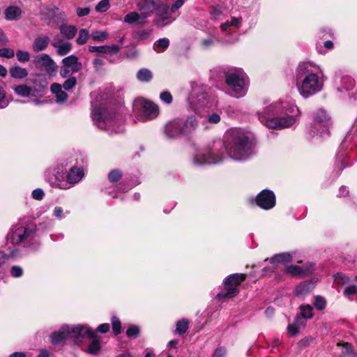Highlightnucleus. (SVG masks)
<instances>
[{
	"label": "nucleus",
	"mask_w": 357,
	"mask_h": 357,
	"mask_svg": "<svg viewBox=\"0 0 357 357\" xmlns=\"http://www.w3.org/2000/svg\"><path fill=\"white\" fill-rule=\"evenodd\" d=\"M73 73H74V72L71 71L70 69H69L64 65L61 67L60 70V75L63 77H67Z\"/></svg>",
	"instance_id": "62"
},
{
	"label": "nucleus",
	"mask_w": 357,
	"mask_h": 357,
	"mask_svg": "<svg viewBox=\"0 0 357 357\" xmlns=\"http://www.w3.org/2000/svg\"><path fill=\"white\" fill-rule=\"evenodd\" d=\"M76 83L77 79L75 77H70L64 82L63 87L66 90H70L75 86Z\"/></svg>",
	"instance_id": "52"
},
{
	"label": "nucleus",
	"mask_w": 357,
	"mask_h": 357,
	"mask_svg": "<svg viewBox=\"0 0 357 357\" xmlns=\"http://www.w3.org/2000/svg\"><path fill=\"white\" fill-rule=\"evenodd\" d=\"M53 215L54 217L62 219L63 218V210L61 206H56L53 210Z\"/></svg>",
	"instance_id": "59"
},
{
	"label": "nucleus",
	"mask_w": 357,
	"mask_h": 357,
	"mask_svg": "<svg viewBox=\"0 0 357 357\" xmlns=\"http://www.w3.org/2000/svg\"><path fill=\"white\" fill-rule=\"evenodd\" d=\"M245 280V274L235 273L229 275L224 281L225 291L219 293L216 298L220 301H225L236 296L238 294V286Z\"/></svg>",
	"instance_id": "10"
},
{
	"label": "nucleus",
	"mask_w": 357,
	"mask_h": 357,
	"mask_svg": "<svg viewBox=\"0 0 357 357\" xmlns=\"http://www.w3.org/2000/svg\"><path fill=\"white\" fill-rule=\"evenodd\" d=\"M334 82L337 89L340 92L349 91L354 88V80L349 75H342L340 73H336Z\"/></svg>",
	"instance_id": "16"
},
{
	"label": "nucleus",
	"mask_w": 357,
	"mask_h": 357,
	"mask_svg": "<svg viewBox=\"0 0 357 357\" xmlns=\"http://www.w3.org/2000/svg\"><path fill=\"white\" fill-rule=\"evenodd\" d=\"M220 114L221 112H213L208 114L206 118L207 122L213 124L219 123L221 119Z\"/></svg>",
	"instance_id": "50"
},
{
	"label": "nucleus",
	"mask_w": 357,
	"mask_h": 357,
	"mask_svg": "<svg viewBox=\"0 0 357 357\" xmlns=\"http://www.w3.org/2000/svg\"><path fill=\"white\" fill-rule=\"evenodd\" d=\"M182 135H187L194 132L198 126L197 118L192 115L185 119H179Z\"/></svg>",
	"instance_id": "19"
},
{
	"label": "nucleus",
	"mask_w": 357,
	"mask_h": 357,
	"mask_svg": "<svg viewBox=\"0 0 357 357\" xmlns=\"http://www.w3.org/2000/svg\"><path fill=\"white\" fill-rule=\"evenodd\" d=\"M10 275L14 278H20L23 275V269L20 266H13L10 268Z\"/></svg>",
	"instance_id": "54"
},
{
	"label": "nucleus",
	"mask_w": 357,
	"mask_h": 357,
	"mask_svg": "<svg viewBox=\"0 0 357 357\" xmlns=\"http://www.w3.org/2000/svg\"><path fill=\"white\" fill-rule=\"evenodd\" d=\"M119 50L120 47L118 45L89 47V51L91 53L116 54Z\"/></svg>",
	"instance_id": "21"
},
{
	"label": "nucleus",
	"mask_w": 357,
	"mask_h": 357,
	"mask_svg": "<svg viewBox=\"0 0 357 357\" xmlns=\"http://www.w3.org/2000/svg\"><path fill=\"white\" fill-rule=\"evenodd\" d=\"M313 305L317 310H323L326 307V300L321 296H316L313 299Z\"/></svg>",
	"instance_id": "41"
},
{
	"label": "nucleus",
	"mask_w": 357,
	"mask_h": 357,
	"mask_svg": "<svg viewBox=\"0 0 357 357\" xmlns=\"http://www.w3.org/2000/svg\"><path fill=\"white\" fill-rule=\"evenodd\" d=\"M356 294L357 287L356 285L348 286L344 290V295L349 299H353V296Z\"/></svg>",
	"instance_id": "49"
},
{
	"label": "nucleus",
	"mask_w": 357,
	"mask_h": 357,
	"mask_svg": "<svg viewBox=\"0 0 357 357\" xmlns=\"http://www.w3.org/2000/svg\"><path fill=\"white\" fill-rule=\"evenodd\" d=\"M301 310V318L303 319H311L313 317V308L310 305H303L300 306Z\"/></svg>",
	"instance_id": "38"
},
{
	"label": "nucleus",
	"mask_w": 357,
	"mask_h": 357,
	"mask_svg": "<svg viewBox=\"0 0 357 357\" xmlns=\"http://www.w3.org/2000/svg\"><path fill=\"white\" fill-rule=\"evenodd\" d=\"M151 33V30H141L137 32V36L141 40L147 39Z\"/></svg>",
	"instance_id": "60"
},
{
	"label": "nucleus",
	"mask_w": 357,
	"mask_h": 357,
	"mask_svg": "<svg viewBox=\"0 0 357 357\" xmlns=\"http://www.w3.org/2000/svg\"><path fill=\"white\" fill-rule=\"evenodd\" d=\"M188 326L189 321L185 319H183L177 321L176 326V333H178L179 335H183L188 331Z\"/></svg>",
	"instance_id": "40"
},
{
	"label": "nucleus",
	"mask_w": 357,
	"mask_h": 357,
	"mask_svg": "<svg viewBox=\"0 0 357 357\" xmlns=\"http://www.w3.org/2000/svg\"><path fill=\"white\" fill-rule=\"evenodd\" d=\"M184 0H177L170 8L171 12L175 13L183 4Z\"/></svg>",
	"instance_id": "61"
},
{
	"label": "nucleus",
	"mask_w": 357,
	"mask_h": 357,
	"mask_svg": "<svg viewBox=\"0 0 357 357\" xmlns=\"http://www.w3.org/2000/svg\"><path fill=\"white\" fill-rule=\"evenodd\" d=\"M90 13L89 8H77V14L79 17L86 16Z\"/></svg>",
	"instance_id": "63"
},
{
	"label": "nucleus",
	"mask_w": 357,
	"mask_h": 357,
	"mask_svg": "<svg viewBox=\"0 0 357 357\" xmlns=\"http://www.w3.org/2000/svg\"><path fill=\"white\" fill-rule=\"evenodd\" d=\"M91 331L93 332V335L85 333L84 331H82V333L84 334V337L87 336L89 338L92 340V342L89 344L87 349V352L89 354L95 355L97 354L100 350V338L96 335V333L93 330Z\"/></svg>",
	"instance_id": "24"
},
{
	"label": "nucleus",
	"mask_w": 357,
	"mask_h": 357,
	"mask_svg": "<svg viewBox=\"0 0 357 357\" xmlns=\"http://www.w3.org/2000/svg\"><path fill=\"white\" fill-rule=\"evenodd\" d=\"M139 328L135 325L130 326L126 331V335L129 337H136L139 335Z\"/></svg>",
	"instance_id": "51"
},
{
	"label": "nucleus",
	"mask_w": 357,
	"mask_h": 357,
	"mask_svg": "<svg viewBox=\"0 0 357 357\" xmlns=\"http://www.w3.org/2000/svg\"><path fill=\"white\" fill-rule=\"evenodd\" d=\"M159 114L158 107L151 101L144 100L140 114V119L143 121L155 119Z\"/></svg>",
	"instance_id": "15"
},
{
	"label": "nucleus",
	"mask_w": 357,
	"mask_h": 357,
	"mask_svg": "<svg viewBox=\"0 0 357 357\" xmlns=\"http://www.w3.org/2000/svg\"><path fill=\"white\" fill-rule=\"evenodd\" d=\"M51 91L56 96V102L58 103L64 102L68 96V94L62 90V86L58 83H53L50 87Z\"/></svg>",
	"instance_id": "26"
},
{
	"label": "nucleus",
	"mask_w": 357,
	"mask_h": 357,
	"mask_svg": "<svg viewBox=\"0 0 357 357\" xmlns=\"http://www.w3.org/2000/svg\"><path fill=\"white\" fill-rule=\"evenodd\" d=\"M4 13H5V17L7 20H10V21L16 20L19 19V17H20V15L22 14V10L17 6H11L8 7L5 10Z\"/></svg>",
	"instance_id": "31"
},
{
	"label": "nucleus",
	"mask_w": 357,
	"mask_h": 357,
	"mask_svg": "<svg viewBox=\"0 0 357 357\" xmlns=\"http://www.w3.org/2000/svg\"><path fill=\"white\" fill-rule=\"evenodd\" d=\"M92 108L91 116L98 128L111 133L123 131V120L119 113L105 104L97 106L95 102H92Z\"/></svg>",
	"instance_id": "4"
},
{
	"label": "nucleus",
	"mask_w": 357,
	"mask_h": 357,
	"mask_svg": "<svg viewBox=\"0 0 357 357\" xmlns=\"http://www.w3.org/2000/svg\"><path fill=\"white\" fill-rule=\"evenodd\" d=\"M160 98L165 103L169 104L172 102V96L169 92L164 91L161 93Z\"/></svg>",
	"instance_id": "56"
},
{
	"label": "nucleus",
	"mask_w": 357,
	"mask_h": 357,
	"mask_svg": "<svg viewBox=\"0 0 357 357\" xmlns=\"http://www.w3.org/2000/svg\"><path fill=\"white\" fill-rule=\"evenodd\" d=\"M188 103L189 107L196 113H200L202 109L208 107L210 104L208 88L206 86H192Z\"/></svg>",
	"instance_id": "9"
},
{
	"label": "nucleus",
	"mask_w": 357,
	"mask_h": 357,
	"mask_svg": "<svg viewBox=\"0 0 357 357\" xmlns=\"http://www.w3.org/2000/svg\"><path fill=\"white\" fill-rule=\"evenodd\" d=\"M13 89L17 95L24 98L29 97L33 94L32 88L26 84H20L13 87Z\"/></svg>",
	"instance_id": "34"
},
{
	"label": "nucleus",
	"mask_w": 357,
	"mask_h": 357,
	"mask_svg": "<svg viewBox=\"0 0 357 357\" xmlns=\"http://www.w3.org/2000/svg\"><path fill=\"white\" fill-rule=\"evenodd\" d=\"M83 176L84 171L82 168H75L73 165L68 167L67 164L65 165L62 164L61 168L58 167L55 172V177L59 181H63L66 177L67 183L57 184L60 189L63 190L69 189L70 188L69 184L75 185L79 182Z\"/></svg>",
	"instance_id": "8"
},
{
	"label": "nucleus",
	"mask_w": 357,
	"mask_h": 357,
	"mask_svg": "<svg viewBox=\"0 0 357 357\" xmlns=\"http://www.w3.org/2000/svg\"><path fill=\"white\" fill-rule=\"evenodd\" d=\"M324 76L319 66L310 61L301 62L295 72V82L299 94L304 98L321 91Z\"/></svg>",
	"instance_id": "3"
},
{
	"label": "nucleus",
	"mask_w": 357,
	"mask_h": 357,
	"mask_svg": "<svg viewBox=\"0 0 357 357\" xmlns=\"http://www.w3.org/2000/svg\"><path fill=\"white\" fill-rule=\"evenodd\" d=\"M62 63L74 73L79 71L82 68V65L79 62L78 58L73 54L65 57L62 60Z\"/></svg>",
	"instance_id": "22"
},
{
	"label": "nucleus",
	"mask_w": 357,
	"mask_h": 357,
	"mask_svg": "<svg viewBox=\"0 0 357 357\" xmlns=\"http://www.w3.org/2000/svg\"><path fill=\"white\" fill-rule=\"evenodd\" d=\"M112 330L116 335L121 333V323L118 317L113 316L112 317Z\"/></svg>",
	"instance_id": "46"
},
{
	"label": "nucleus",
	"mask_w": 357,
	"mask_h": 357,
	"mask_svg": "<svg viewBox=\"0 0 357 357\" xmlns=\"http://www.w3.org/2000/svg\"><path fill=\"white\" fill-rule=\"evenodd\" d=\"M110 7L109 0H101L96 6L95 9L98 13L106 12Z\"/></svg>",
	"instance_id": "47"
},
{
	"label": "nucleus",
	"mask_w": 357,
	"mask_h": 357,
	"mask_svg": "<svg viewBox=\"0 0 357 357\" xmlns=\"http://www.w3.org/2000/svg\"><path fill=\"white\" fill-rule=\"evenodd\" d=\"M88 333L90 335H93V332L86 326H63L58 331L52 333L51 336V342L53 344L56 345L63 343L66 340L75 339V342L79 341L84 338V334Z\"/></svg>",
	"instance_id": "6"
},
{
	"label": "nucleus",
	"mask_w": 357,
	"mask_h": 357,
	"mask_svg": "<svg viewBox=\"0 0 357 357\" xmlns=\"http://www.w3.org/2000/svg\"><path fill=\"white\" fill-rule=\"evenodd\" d=\"M158 4V0H139L137 3V8L146 18L156 10Z\"/></svg>",
	"instance_id": "18"
},
{
	"label": "nucleus",
	"mask_w": 357,
	"mask_h": 357,
	"mask_svg": "<svg viewBox=\"0 0 357 357\" xmlns=\"http://www.w3.org/2000/svg\"><path fill=\"white\" fill-rule=\"evenodd\" d=\"M256 204L264 210H269L275 206L276 199L272 190L265 189L261 191L255 199Z\"/></svg>",
	"instance_id": "13"
},
{
	"label": "nucleus",
	"mask_w": 357,
	"mask_h": 357,
	"mask_svg": "<svg viewBox=\"0 0 357 357\" xmlns=\"http://www.w3.org/2000/svg\"><path fill=\"white\" fill-rule=\"evenodd\" d=\"M123 21L129 24H137L143 25L146 23V17L141 13H138L133 11L126 15Z\"/></svg>",
	"instance_id": "23"
},
{
	"label": "nucleus",
	"mask_w": 357,
	"mask_h": 357,
	"mask_svg": "<svg viewBox=\"0 0 357 357\" xmlns=\"http://www.w3.org/2000/svg\"><path fill=\"white\" fill-rule=\"evenodd\" d=\"M9 99L6 95L5 88L0 85V109H4L8 107Z\"/></svg>",
	"instance_id": "42"
},
{
	"label": "nucleus",
	"mask_w": 357,
	"mask_h": 357,
	"mask_svg": "<svg viewBox=\"0 0 357 357\" xmlns=\"http://www.w3.org/2000/svg\"><path fill=\"white\" fill-rule=\"evenodd\" d=\"M218 42V38L215 36H209L200 40V46L204 50H208L213 47Z\"/></svg>",
	"instance_id": "36"
},
{
	"label": "nucleus",
	"mask_w": 357,
	"mask_h": 357,
	"mask_svg": "<svg viewBox=\"0 0 357 357\" xmlns=\"http://www.w3.org/2000/svg\"><path fill=\"white\" fill-rule=\"evenodd\" d=\"M91 38L93 40L98 42H103L108 36V33L106 31H93L91 34Z\"/></svg>",
	"instance_id": "45"
},
{
	"label": "nucleus",
	"mask_w": 357,
	"mask_h": 357,
	"mask_svg": "<svg viewBox=\"0 0 357 357\" xmlns=\"http://www.w3.org/2000/svg\"><path fill=\"white\" fill-rule=\"evenodd\" d=\"M137 77L141 82H149L153 77V74L149 69L142 68L138 71Z\"/></svg>",
	"instance_id": "39"
},
{
	"label": "nucleus",
	"mask_w": 357,
	"mask_h": 357,
	"mask_svg": "<svg viewBox=\"0 0 357 357\" xmlns=\"http://www.w3.org/2000/svg\"><path fill=\"white\" fill-rule=\"evenodd\" d=\"M123 174L119 169H113L108 174V179L111 183H116L122 178Z\"/></svg>",
	"instance_id": "44"
},
{
	"label": "nucleus",
	"mask_w": 357,
	"mask_h": 357,
	"mask_svg": "<svg viewBox=\"0 0 357 357\" xmlns=\"http://www.w3.org/2000/svg\"><path fill=\"white\" fill-rule=\"evenodd\" d=\"M292 257V254L290 252H282L275 255L266 260H269L271 264H284L291 261Z\"/></svg>",
	"instance_id": "30"
},
{
	"label": "nucleus",
	"mask_w": 357,
	"mask_h": 357,
	"mask_svg": "<svg viewBox=\"0 0 357 357\" xmlns=\"http://www.w3.org/2000/svg\"><path fill=\"white\" fill-rule=\"evenodd\" d=\"M314 270V266L309 264L303 266L291 265L285 268V272L292 276L307 275L311 273Z\"/></svg>",
	"instance_id": "20"
},
{
	"label": "nucleus",
	"mask_w": 357,
	"mask_h": 357,
	"mask_svg": "<svg viewBox=\"0 0 357 357\" xmlns=\"http://www.w3.org/2000/svg\"><path fill=\"white\" fill-rule=\"evenodd\" d=\"M15 56V52L10 48L0 49V56L7 59H11Z\"/></svg>",
	"instance_id": "53"
},
{
	"label": "nucleus",
	"mask_w": 357,
	"mask_h": 357,
	"mask_svg": "<svg viewBox=\"0 0 357 357\" xmlns=\"http://www.w3.org/2000/svg\"><path fill=\"white\" fill-rule=\"evenodd\" d=\"M59 29L61 33L68 40L73 39L77 31L76 26L73 25L62 24Z\"/></svg>",
	"instance_id": "33"
},
{
	"label": "nucleus",
	"mask_w": 357,
	"mask_h": 357,
	"mask_svg": "<svg viewBox=\"0 0 357 357\" xmlns=\"http://www.w3.org/2000/svg\"><path fill=\"white\" fill-rule=\"evenodd\" d=\"M89 38V31L86 29H82L79 31V35L76 40V42L78 45H82L86 43Z\"/></svg>",
	"instance_id": "43"
},
{
	"label": "nucleus",
	"mask_w": 357,
	"mask_h": 357,
	"mask_svg": "<svg viewBox=\"0 0 357 357\" xmlns=\"http://www.w3.org/2000/svg\"><path fill=\"white\" fill-rule=\"evenodd\" d=\"M54 47L57 48L56 52L60 56L67 54L72 49V45L69 42H63L62 40L52 43Z\"/></svg>",
	"instance_id": "28"
},
{
	"label": "nucleus",
	"mask_w": 357,
	"mask_h": 357,
	"mask_svg": "<svg viewBox=\"0 0 357 357\" xmlns=\"http://www.w3.org/2000/svg\"><path fill=\"white\" fill-rule=\"evenodd\" d=\"M9 73L13 78L22 79L27 77L28 70L19 66H13L9 69Z\"/></svg>",
	"instance_id": "32"
},
{
	"label": "nucleus",
	"mask_w": 357,
	"mask_h": 357,
	"mask_svg": "<svg viewBox=\"0 0 357 357\" xmlns=\"http://www.w3.org/2000/svg\"><path fill=\"white\" fill-rule=\"evenodd\" d=\"M331 120L327 112L323 109H319L312 114V122L308 129L310 137L319 136L326 138L330 135L329 128Z\"/></svg>",
	"instance_id": "7"
},
{
	"label": "nucleus",
	"mask_w": 357,
	"mask_h": 357,
	"mask_svg": "<svg viewBox=\"0 0 357 357\" xmlns=\"http://www.w3.org/2000/svg\"><path fill=\"white\" fill-rule=\"evenodd\" d=\"M16 57L20 62L25 63L29 61L30 54L27 51L17 50Z\"/></svg>",
	"instance_id": "48"
},
{
	"label": "nucleus",
	"mask_w": 357,
	"mask_h": 357,
	"mask_svg": "<svg viewBox=\"0 0 357 357\" xmlns=\"http://www.w3.org/2000/svg\"><path fill=\"white\" fill-rule=\"evenodd\" d=\"M33 231L20 224L13 226L7 235V240L13 245L25 243L31 239Z\"/></svg>",
	"instance_id": "11"
},
{
	"label": "nucleus",
	"mask_w": 357,
	"mask_h": 357,
	"mask_svg": "<svg viewBox=\"0 0 357 357\" xmlns=\"http://www.w3.org/2000/svg\"><path fill=\"white\" fill-rule=\"evenodd\" d=\"M300 111L296 105L288 100H280L270 104L258 114L261 123L268 128L284 129L291 127L296 121Z\"/></svg>",
	"instance_id": "2"
},
{
	"label": "nucleus",
	"mask_w": 357,
	"mask_h": 357,
	"mask_svg": "<svg viewBox=\"0 0 357 357\" xmlns=\"http://www.w3.org/2000/svg\"><path fill=\"white\" fill-rule=\"evenodd\" d=\"M31 195H32V197L36 200L43 199V198L45 195L43 190L40 188H37V189L33 190Z\"/></svg>",
	"instance_id": "57"
},
{
	"label": "nucleus",
	"mask_w": 357,
	"mask_h": 357,
	"mask_svg": "<svg viewBox=\"0 0 357 357\" xmlns=\"http://www.w3.org/2000/svg\"><path fill=\"white\" fill-rule=\"evenodd\" d=\"M305 325V321L299 316H297L294 322L288 325L287 330L291 336H296L298 334L300 328L303 327Z\"/></svg>",
	"instance_id": "27"
},
{
	"label": "nucleus",
	"mask_w": 357,
	"mask_h": 357,
	"mask_svg": "<svg viewBox=\"0 0 357 357\" xmlns=\"http://www.w3.org/2000/svg\"><path fill=\"white\" fill-rule=\"evenodd\" d=\"M229 22L231 26L239 28L241 26V24H242V18L233 17H231V20L229 21Z\"/></svg>",
	"instance_id": "58"
},
{
	"label": "nucleus",
	"mask_w": 357,
	"mask_h": 357,
	"mask_svg": "<svg viewBox=\"0 0 357 357\" xmlns=\"http://www.w3.org/2000/svg\"><path fill=\"white\" fill-rule=\"evenodd\" d=\"M312 289V284L311 282H305L298 284L295 289L297 296H304Z\"/></svg>",
	"instance_id": "35"
},
{
	"label": "nucleus",
	"mask_w": 357,
	"mask_h": 357,
	"mask_svg": "<svg viewBox=\"0 0 357 357\" xmlns=\"http://www.w3.org/2000/svg\"><path fill=\"white\" fill-rule=\"evenodd\" d=\"M33 63L37 68L45 71L49 75L54 74L56 70V63L47 54H41L35 56Z\"/></svg>",
	"instance_id": "14"
},
{
	"label": "nucleus",
	"mask_w": 357,
	"mask_h": 357,
	"mask_svg": "<svg viewBox=\"0 0 357 357\" xmlns=\"http://www.w3.org/2000/svg\"><path fill=\"white\" fill-rule=\"evenodd\" d=\"M109 324H102L97 328V331L101 333H106L109 331Z\"/></svg>",
	"instance_id": "64"
},
{
	"label": "nucleus",
	"mask_w": 357,
	"mask_h": 357,
	"mask_svg": "<svg viewBox=\"0 0 357 357\" xmlns=\"http://www.w3.org/2000/svg\"><path fill=\"white\" fill-rule=\"evenodd\" d=\"M224 74L231 96L236 98L245 96L248 88V77L245 72L241 68H232Z\"/></svg>",
	"instance_id": "5"
},
{
	"label": "nucleus",
	"mask_w": 357,
	"mask_h": 357,
	"mask_svg": "<svg viewBox=\"0 0 357 357\" xmlns=\"http://www.w3.org/2000/svg\"><path fill=\"white\" fill-rule=\"evenodd\" d=\"M171 12L170 8L166 4H158L156 8V16L155 23L157 26L162 27L174 22L178 16L179 13L176 15Z\"/></svg>",
	"instance_id": "12"
},
{
	"label": "nucleus",
	"mask_w": 357,
	"mask_h": 357,
	"mask_svg": "<svg viewBox=\"0 0 357 357\" xmlns=\"http://www.w3.org/2000/svg\"><path fill=\"white\" fill-rule=\"evenodd\" d=\"M313 339L310 337H305L301 340L298 343V347L300 349H303L308 347L312 342Z\"/></svg>",
	"instance_id": "55"
},
{
	"label": "nucleus",
	"mask_w": 357,
	"mask_h": 357,
	"mask_svg": "<svg viewBox=\"0 0 357 357\" xmlns=\"http://www.w3.org/2000/svg\"><path fill=\"white\" fill-rule=\"evenodd\" d=\"M180 126L179 119H175L167 122L163 128L165 137L169 139H175L183 135Z\"/></svg>",
	"instance_id": "17"
},
{
	"label": "nucleus",
	"mask_w": 357,
	"mask_h": 357,
	"mask_svg": "<svg viewBox=\"0 0 357 357\" xmlns=\"http://www.w3.org/2000/svg\"><path fill=\"white\" fill-rule=\"evenodd\" d=\"M50 39L48 36H38L36 37L32 44V50L35 52H39L45 50L49 43Z\"/></svg>",
	"instance_id": "25"
},
{
	"label": "nucleus",
	"mask_w": 357,
	"mask_h": 357,
	"mask_svg": "<svg viewBox=\"0 0 357 357\" xmlns=\"http://www.w3.org/2000/svg\"><path fill=\"white\" fill-rule=\"evenodd\" d=\"M33 93H43L47 86V82L46 81V79L42 75H38L37 78L33 81Z\"/></svg>",
	"instance_id": "29"
},
{
	"label": "nucleus",
	"mask_w": 357,
	"mask_h": 357,
	"mask_svg": "<svg viewBox=\"0 0 357 357\" xmlns=\"http://www.w3.org/2000/svg\"><path fill=\"white\" fill-rule=\"evenodd\" d=\"M226 153L232 160L244 161L255 153L254 144L243 131L234 130L225 142L218 140L208 150H197L192 162L195 165L217 164L225 158Z\"/></svg>",
	"instance_id": "1"
},
{
	"label": "nucleus",
	"mask_w": 357,
	"mask_h": 357,
	"mask_svg": "<svg viewBox=\"0 0 357 357\" xmlns=\"http://www.w3.org/2000/svg\"><path fill=\"white\" fill-rule=\"evenodd\" d=\"M169 45V40L167 38L158 40L153 44V50L157 52H163Z\"/></svg>",
	"instance_id": "37"
}]
</instances>
